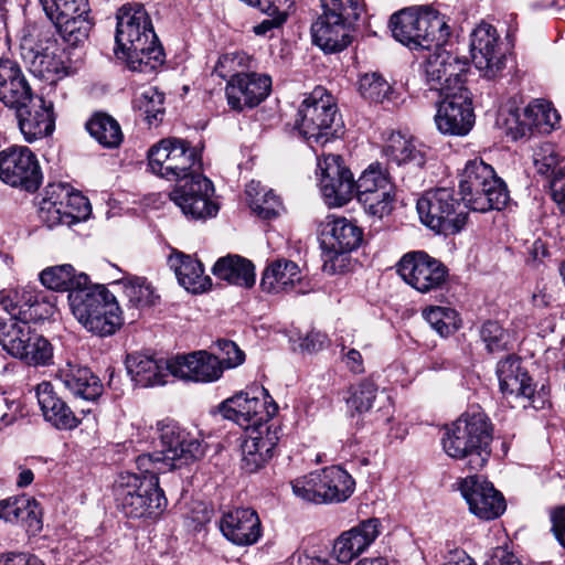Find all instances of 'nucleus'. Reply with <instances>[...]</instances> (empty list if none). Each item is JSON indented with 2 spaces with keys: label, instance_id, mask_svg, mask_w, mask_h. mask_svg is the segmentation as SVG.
<instances>
[{
  "label": "nucleus",
  "instance_id": "nucleus-13",
  "mask_svg": "<svg viewBox=\"0 0 565 565\" xmlns=\"http://www.w3.org/2000/svg\"><path fill=\"white\" fill-rule=\"evenodd\" d=\"M62 39L72 46L84 43L92 30L87 0H39Z\"/></svg>",
  "mask_w": 565,
  "mask_h": 565
},
{
  "label": "nucleus",
  "instance_id": "nucleus-48",
  "mask_svg": "<svg viewBox=\"0 0 565 565\" xmlns=\"http://www.w3.org/2000/svg\"><path fill=\"white\" fill-rule=\"evenodd\" d=\"M163 100L164 96L161 92L156 87H147L136 96L134 107L152 125L164 113Z\"/></svg>",
  "mask_w": 565,
  "mask_h": 565
},
{
  "label": "nucleus",
  "instance_id": "nucleus-12",
  "mask_svg": "<svg viewBox=\"0 0 565 565\" xmlns=\"http://www.w3.org/2000/svg\"><path fill=\"white\" fill-rule=\"evenodd\" d=\"M321 236L322 270L334 275L347 267V254L360 246L363 232L345 217L328 216Z\"/></svg>",
  "mask_w": 565,
  "mask_h": 565
},
{
  "label": "nucleus",
  "instance_id": "nucleus-10",
  "mask_svg": "<svg viewBox=\"0 0 565 565\" xmlns=\"http://www.w3.org/2000/svg\"><path fill=\"white\" fill-rule=\"evenodd\" d=\"M218 412L246 431L265 430L266 427L277 428L267 425V422L277 414L278 405L264 387H255L227 398L218 406Z\"/></svg>",
  "mask_w": 565,
  "mask_h": 565
},
{
  "label": "nucleus",
  "instance_id": "nucleus-51",
  "mask_svg": "<svg viewBox=\"0 0 565 565\" xmlns=\"http://www.w3.org/2000/svg\"><path fill=\"white\" fill-rule=\"evenodd\" d=\"M426 321L441 337H448L459 328L456 311L447 307H431L423 312Z\"/></svg>",
  "mask_w": 565,
  "mask_h": 565
},
{
  "label": "nucleus",
  "instance_id": "nucleus-55",
  "mask_svg": "<svg viewBox=\"0 0 565 565\" xmlns=\"http://www.w3.org/2000/svg\"><path fill=\"white\" fill-rule=\"evenodd\" d=\"M35 96L26 78L0 89V100L11 109L23 106L26 102L30 103Z\"/></svg>",
  "mask_w": 565,
  "mask_h": 565
},
{
  "label": "nucleus",
  "instance_id": "nucleus-46",
  "mask_svg": "<svg viewBox=\"0 0 565 565\" xmlns=\"http://www.w3.org/2000/svg\"><path fill=\"white\" fill-rule=\"evenodd\" d=\"M25 353L17 356L18 360L28 365H47L53 358V347L43 335L39 334L35 329L30 334V339L25 341Z\"/></svg>",
  "mask_w": 565,
  "mask_h": 565
},
{
  "label": "nucleus",
  "instance_id": "nucleus-27",
  "mask_svg": "<svg viewBox=\"0 0 565 565\" xmlns=\"http://www.w3.org/2000/svg\"><path fill=\"white\" fill-rule=\"evenodd\" d=\"M390 169L396 166L408 172L424 168L427 159V147L412 136L392 132L384 147Z\"/></svg>",
  "mask_w": 565,
  "mask_h": 565
},
{
  "label": "nucleus",
  "instance_id": "nucleus-30",
  "mask_svg": "<svg viewBox=\"0 0 565 565\" xmlns=\"http://www.w3.org/2000/svg\"><path fill=\"white\" fill-rule=\"evenodd\" d=\"M56 380L70 391L74 397L87 402H96L103 394L104 386L93 372L77 363L67 362L60 367Z\"/></svg>",
  "mask_w": 565,
  "mask_h": 565
},
{
  "label": "nucleus",
  "instance_id": "nucleus-3",
  "mask_svg": "<svg viewBox=\"0 0 565 565\" xmlns=\"http://www.w3.org/2000/svg\"><path fill=\"white\" fill-rule=\"evenodd\" d=\"M492 426L482 412L463 414L446 428L441 439L445 452L454 459H467V466L478 471L487 463L491 449Z\"/></svg>",
  "mask_w": 565,
  "mask_h": 565
},
{
  "label": "nucleus",
  "instance_id": "nucleus-23",
  "mask_svg": "<svg viewBox=\"0 0 565 565\" xmlns=\"http://www.w3.org/2000/svg\"><path fill=\"white\" fill-rule=\"evenodd\" d=\"M166 369L174 377L194 382H214L223 374V367L217 356L206 351H196L169 359Z\"/></svg>",
  "mask_w": 565,
  "mask_h": 565
},
{
  "label": "nucleus",
  "instance_id": "nucleus-31",
  "mask_svg": "<svg viewBox=\"0 0 565 565\" xmlns=\"http://www.w3.org/2000/svg\"><path fill=\"white\" fill-rule=\"evenodd\" d=\"M36 398L44 419L60 430L75 429L81 419L54 391L49 382L36 386Z\"/></svg>",
  "mask_w": 565,
  "mask_h": 565
},
{
  "label": "nucleus",
  "instance_id": "nucleus-2",
  "mask_svg": "<svg viewBox=\"0 0 565 565\" xmlns=\"http://www.w3.org/2000/svg\"><path fill=\"white\" fill-rule=\"evenodd\" d=\"M156 434L161 450L141 454L136 458L139 471H161L178 469L183 465L201 459L205 454L204 440L199 434L191 433L173 420H160Z\"/></svg>",
  "mask_w": 565,
  "mask_h": 565
},
{
  "label": "nucleus",
  "instance_id": "nucleus-18",
  "mask_svg": "<svg viewBox=\"0 0 565 565\" xmlns=\"http://www.w3.org/2000/svg\"><path fill=\"white\" fill-rule=\"evenodd\" d=\"M320 190L329 206H343L354 194V179L339 154H326L318 160Z\"/></svg>",
  "mask_w": 565,
  "mask_h": 565
},
{
  "label": "nucleus",
  "instance_id": "nucleus-61",
  "mask_svg": "<svg viewBox=\"0 0 565 565\" xmlns=\"http://www.w3.org/2000/svg\"><path fill=\"white\" fill-rule=\"evenodd\" d=\"M26 497H11L0 501V519L10 523L20 522V513L23 512L22 507H25Z\"/></svg>",
  "mask_w": 565,
  "mask_h": 565
},
{
  "label": "nucleus",
  "instance_id": "nucleus-19",
  "mask_svg": "<svg viewBox=\"0 0 565 565\" xmlns=\"http://www.w3.org/2000/svg\"><path fill=\"white\" fill-rule=\"evenodd\" d=\"M443 100L438 104L435 122L444 135L465 136L475 124V114L469 89L439 95Z\"/></svg>",
  "mask_w": 565,
  "mask_h": 565
},
{
  "label": "nucleus",
  "instance_id": "nucleus-16",
  "mask_svg": "<svg viewBox=\"0 0 565 565\" xmlns=\"http://www.w3.org/2000/svg\"><path fill=\"white\" fill-rule=\"evenodd\" d=\"M403 280L422 294L441 288L448 277L447 267L423 250L405 254L397 264Z\"/></svg>",
  "mask_w": 565,
  "mask_h": 565
},
{
  "label": "nucleus",
  "instance_id": "nucleus-54",
  "mask_svg": "<svg viewBox=\"0 0 565 565\" xmlns=\"http://www.w3.org/2000/svg\"><path fill=\"white\" fill-rule=\"evenodd\" d=\"M377 386L370 380H363L351 387V395L347 399L348 406L358 413L371 409L376 397Z\"/></svg>",
  "mask_w": 565,
  "mask_h": 565
},
{
  "label": "nucleus",
  "instance_id": "nucleus-49",
  "mask_svg": "<svg viewBox=\"0 0 565 565\" xmlns=\"http://www.w3.org/2000/svg\"><path fill=\"white\" fill-rule=\"evenodd\" d=\"M359 92L371 103H384L392 93V86L381 74L365 73L360 76Z\"/></svg>",
  "mask_w": 565,
  "mask_h": 565
},
{
  "label": "nucleus",
  "instance_id": "nucleus-34",
  "mask_svg": "<svg viewBox=\"0 0 565 565\" xmlns=\"http://www.w3.org/2000/svg\"><path fill=\"white\" fill-rule=\"evenodd\" d=\"M168 265L179 284L190 292H203L212 285L211 278L204 275L202 263L190 255L173 252L168 258Z\"/></svg>",
  "mask_w": 565,
  "mask_h": 565
},
{
  "label": "nucleus",
  "instance_id": "nucleus-28",
  "mask_svg": "<svg viewBox=\"0 0 565 565\" xmlns=\"http://www.w3.org/2000/svg\"><path fill=\"white\" fill-rule=\"evenodd\" d=\"M380 534V521L369 519L343 532L333 544V555L342 564L362 554Z\"/></svg>",
  "mask_w": 565,
  "mask_h": 565
},
{
  "label": "nucleus",
  "instance_id": "nucleus-15",
  "mask_svg": "<svg viewBox=\"0 0 565 565\" xmlns=\"http://www.w3.org/2000/svg\"><path fill=\"white\" fill-rule=\"evenodd\" d=\"M0 179L11 186L36 191L42 172L35 154L24 146H11L0 151Z\"/></svg>",
  "mask_w": 565,
  "mask_h": 565
},
{
  "label": "nucleus",
  "instance_id": "nucleus-50",
  "mask_svg": "<svg viewBox=\"0 0 565 565\" xmlns=\"http://www.w3.org/2000/svg\"><path fill=\"white\" fill-rule=\"evenodd\" d=\"M479 335L486 350L489 353L509 350L512 343V337L499 322L488 320L479 330Z\"/></svg>",
  "mask_w": 565,
  "mask_h": 565
},
{
  "label": "nucleus",
  "instance_id": "nucleus-42",
  "mask_svg": "<svg viewBox=\"0 0 565 565\" xmlns=\"http://www.w3.org/2000/svg\"><path fill=\"white\" fill-rule=\"evenodd\" d=\"M245 193L252 211L263 220L275 218L284 210L279 196L273 190H266L260 182L250 181Z\"/></svg>",
  "mask_w": 565,
  "mask_h": 565
},
{
  "label": "nucleus",
  "instance_id": "nucleus-52",
  "mask_svg": "<svg viewBox=\"0 0 565 565\" xmlns=\"http://www.w3.org/2000/svg\"><path fill=\"white\" fill-rule=\"evenodd\" d=\"M124 292L129 302L137 308L148 307L154 303V290L146 278L131 277L122 280Z\"/></svg>",
  "mask_w": 565,
  "mask_h": 565
},
{
  "label": "nucleus",
  "instance_id": "nucleus-43",
  "mask_svg": "<svg viewBox=\"0 0 565 565\" xmlns=\"http://www.w3.org/2000/svg\"><path fill=\"white\" fill-rule=\"evenodd\" d=\"M86 130L104 148H117L122 142L120 125L107 114H94L86 122Z\"/></svg>",
  "mask_w": 565,
  "mask_h": 565
},
{
  "label": "nucleus",
  "instance_id": "nucleus-63",
  "mask_svg": "<svg viewBox=\"0 0 565 565\" xmlns=\"http://www.w3.org/2000/svg\"><path fill=\"white\" fill-rule=\"evenodd\" d=\"M24 78L26 77L15 61L0 57V89Z\"/></svg>",
  "mask_w": 565,
  "mask_h": 565
},
{
  "label": "nucleus",
  "instance_id": "nucleus-62",
  "mask_svg": "<svg viewBox=\"0 0 565 565\" xmlns=\"http://www.w3.org/2000/svg\"><path fill=\"white\" fill-rule=\"evenodd\" d=\"M243 62V55L239 53H228L222 55L215 67L214 72L217 76L228 81L232 76L239 75L242 72H237L236 67Z\"/></svg>",
  "mask_w": 565,
  "mask_h": 565
},
{
  "label": "nucleus",
  "instance_id": "nucleus-64",
  "mask_svg": "<svg viewBox=\"0 0 565 565\" xmlns=\"http://www.w3.org/2000/svg\"><path fill=\"white\" fill-rule=\"evenodd\" d=\"M13 296L14 298H18L15 303H12L13 308H22L24 306L32 308L40 303H47L45 295L42 291H36L32 287H24L21 290H15L13 291Z\"/></svg>",
  "mask_w": 565,
  "mask_h": 565
},
{
  "label": "nucleus",
  "instance_id": "nucleus-4",
  "mask_svg": "<svg viewBox=\"0 0 565 565\" xmlns=\"http://www.w3.org/2000/svg\"><path fill=\"white\" fill-rule=\"evenodd\" d=\"M153 470H156L153 468ZM120 473L114 486L117 507L131 519H158L167 508V498L159 486L161 471Z\"/></svg>",
  "mask_w": 565,
  "mask_h": 565
},
{
  "label": "nucleus",
  "instance_id": "nucleus-33",
  "mask_svg": "<svg viewBox=\"0 0 565 565\" xmlns=\"http://www.w3.org/2000/svg\"><path fill=\"white\" fill-rule=\"evenodd\" d=\"M500 391L504 395L515 397H533L534 387L527 371L522 366V361L510 355L500 361L497 366Z\"/></svg>",
  "mask_w": 565,
  "mask_h": 565
},
{
  "label": "nucleus",
  "instance_id": "nucleus-37",
  "mask_svg": "<svg viewBox=\"0 0 565 565\" xmlns=\"http://www.w3.org/2000/svg\"><path fill=\"white\" fill-rule=\"evenodd\" d=\"M213 275L231 285L250 288L255 284V266L238 255L221 257L212 268Z\"/></svg>",
  "mask_w": 565,
  "mask_h": 565
},
{
  "label": "nucleus",
  "instance_id": "nucleus-39",
  "mask_svg": "<svg viewBox=\"0 0 565 565\" xmlns=\"http://www.w3.org/2000/svg\"><path fill=\"white\" fill-rule=\"evenodd\" d=\"M324 468L301 476L291 481L294 494L310 503H332L331 491L327 483Z\"/></svg>",
  "mask_w": 565,
  "mask_h": 565
},
{
  "label": "nucleus",
  "instance_id": "nucleus-17",
  "mask_svg": "<svg viewBox=\"0 0 565 565\" xmlns=\"http://www.w3.org/2000/svg\"><path fill=\"white\" fill-rule=\"evenodd\" d=\"M441 46L434 45L435 52L427 57L424 64L429 89L439 95L446 94L447 88H449V93L467 89L463 84L468 67L467 61L447 52Z\"/></svg>",
  "mask_w": 565,
  "mask_h": 565
},
{
  "label": "nucleus",
  "instance_id": "nucleus-20",
  "mask_svg": "<svg viewBox=\"0 0 565 565\" xmlns=\"http://www.w3.org/2000/svg\"><path fill=\"white\" fill-rule=\"evenodd\" d=\"M459 489L469 510L481 520H494L505 511L503 495L481 476H468L461 480Z\"/></svg>",
  "mask_w": 565,
  "mask_h": 565
},
{
  "label": "nucleus",
  "instance_id": "nucleus-9",
  "mask_svg": "<svg viewBox=\"0 0 565 565\" xmlns=\"http://www.w3.org/2000/svg\"><path fill=\"white\" fill-rule=\"evenodd\" d=\"M416 209L420 222L437 234L452 235L466 225L468 213L455 195V190L438 188L426 191Z\"/></svg>",
  "mask_w": 565,
  "mask_h": 565
},
{
  "label": "nucleus",
  "instance_id": "nucleus-60",
  "mask_svg": "<svg viewBox=\"0 0 565 565\" xmlns=\"http://www.w3.org/2000/svg\"><path fill=\"white\" fill-rule=\"evenodd\" d=\"M41 217L49 227L60 224L72 226L68 216L65 215L64 205H61L60 201H45L41 209Z\"/></svg>",
  "mask_w": 565,
  "mask_h": 565
},
{
  "label": "nucleus",
  "instance_id": "nucleus-38",
  "mask_svg": "<svg viewBox=\"0 0 565 565\" xmlns=\"http://www.w3.org/2000/svg\"><path fill=\"white\" fill-rule=\"evenodd\" d=\"M559 115L552 104L546 100H535L523 110V119L514 132V138L526 136L532 128L550 132L559 122Z\"/></svg>",
  "mask_w": 565,
  "mask_h": 565
},
{
  "label": "nucleus",
  "instance_id": "nucleus-29",
  "mask_svg": "<svg viewBox=\"0 0 565 565\" xmlns=\"http://www.w3.org/2000/svg\"><path fill=\"white\" fill-rule=\"evenodd\" d=\"M278 440V428L266 427L265 430L248 433L241 445L242 469L253 473L263 468L273 457Z\"/></svg>",
  "mask_w": 565,
  "mask_h": 565
},
{
  "label": "nucleus",
  "instance_id": "nucleus-53",
  "mask_svg": "<svg viewBox=\"0 0 565 565\" xmlns=\"http://www.w3.org/2000/svg\"><path fill=\"white\" fill-rule=\"evenodd\" d=\"M358 201L363 204L364 210L376 217L382 218L384 215L390 214L392 210V203L394 201V190L386 191L380 190L364 194L356 195Z\"/></svg>",
  "mask_w": 565,
  "mask_h": 565
},
{
  "label": "nucleus",
  "instance_id": "nucleus-45",
  "mask_svg": "<svg viewBox=\"0 0 565 565\" xmlns=\"http://www.w3.org/2000/svg\"><path fill=\"white\" fill-rule=\"evenodd\" d=\"M394 190L392 177L387 169H384L381 163H372L365 169L360 178L354 181V193H374V191Z\"/></svg>",
  "mask_w": 565,
  "mask_h": 565
},
{
  "label": "nucleus",
  "instance_id": "nucleus-40",
  "mask_svg": "<svg viewBox=\"0 0 565 565\" xmlns=\"http://www.w3.org/2000/svg\"><path fill=\"white\" fill-rule=\"evenodd\" d=\"M34 329L31 324L22 319L11 316L0 321V345L12 358L25 353L24 344L30 339V334Z\"/></svg>",
  "mask_w": 565,
  "mask_h": 565
},
{
  "label": "nucleus",
  "instance_id": "nucleus-56",
  "mask_svg": "<svg viewBox=\"0 0 565 565\" xmlns=\"http://www.w3.org/2000/svg\"><path fill=\"white\" fill-rule=\"evenodd\" d=\"M60 203L64 205L65 215L72 225L85 221L92 212L88 199L78 192L66 193Z\"/></svg>",
  "mask_w": 565,
  "mask_h": 565
},
{
  "label": "nucleus",
  "instance_id": "nucleus-59",
  "mask_svg": "<svg viewBox=\"0 0 565 565\" xmlns=\"http://www.w3.org/2000/svg\"><path fill=\"white\" fill-rule=\"evenodd\" d=\"M216 347L220 351L217 359L224 369L236 367L245 361V353L231 340L220 339L216 341Z\"/></svg>",
  "mask_w": 565,
  "mask_h": 565
},
{
  "label": "nucleus",
  "instance_id": "nucleus-25",
  "mask_svg": "<svg viewBox=\"0 0 565 565\" xmlns=\"http://www.w3.org/2000/svg\"><path fill=\"white\" fill-rule=\"evenodd\" d=\"M356 19H347L335 13L323 12L311 25L313 43L324 53L343 51L352 40V24Z\"/></svg>",
  "mask_w": 565,
  "mask_h": 565
},
{
  "label": "nucleus",
  "instance_id": "nucleus-47",
  "mask_svg": "<svg viewBox=\"0 0 565 565\" xmlns=\"http://www.w3.org/2000/svg\"><path fill=\"white\" fill-rule=\"evenodd\" d=\"M327 483L331 491L332 502H343L351 497L355 482L351 475L339 466L324 468Z\"/></svg>",
  "mask_w": 565,
  "mask_h": 565
},
{
  "label": "nucleus",
  "instance_id": "nucleus-41",
  "mask_svg": "<svg viewBox=\"0 0 565 565\" xmlns=\"http://www.w3.org/2000/svg\"><path fill=\"white\" fill-rule=\"evenodd\" d=\"M42 285L51 290L68 291L87 285L89 278L85 273H76L70 264L49 267L40 274Z\"/></svg>",
  "mask_w": 565,
  "mask_h": 565
},
{
  "label": "nucleus",
  "instance_id": "nucleus-7",
  "mask_svg": "<svg viewBox=\"0 0 565 565\" xmlns=\"http://www.w3.org/2000/svg\"><path fill=\"white\" fill-rule=\"evenodd\" d=\"M340 117L333 96L322 86L305 96L295 117V128L309 143L324 145L337 136Z\"/></svg>",
  "mask_w": 565,
  "mask_h": 565
},
{
  "label": "nucleus",
  "instance_id": "nucleus-5",
  "mask_svg": "<svg viewBox=\"0 0 565 565\" xmlns=\"http://www.w3.org/2000/svg\"><path fill=\"white\" fill-rule=\"evenodd\" d=\"M390 24L395 40L412 50L443 45L450 35L445 17L429 7L403 9L391 17Z\"/></svg>",
  "mask_w": 565,
  "mask_h": 565
},
{
  "label": "nucleus",
  "instance_id": "nucleus-1",
  "mask_svg": "<svg viewBox=\"0 0 565 565\" xmlns=\"http://www.w3.org/2000/svg\"><path fill=\"white\" fill-rule=\"evenodd\" d=\"M116 54L128 68L152 75L164 63V52L143 4L122 6L116 14Z\"/></svg>",
  "mask_w": 565,
  "mask_h": 565
},
{
  "label": "nucleus",
  "instance_id": "nucleus-8",
  "mask_svg": "<svg viewBox=\"0 0 565 565\" xmlns=\"http://www.w3.org/2000/svg\"><path fill=\"white\" fill-rule=\"evenodd\" d=\"M54 46L50 31L36 25L29 26L20 42L21 56L30 72L51 83L67 76L71 68L64 52L58 49L51 50Z\"/></svg>",
  "mask_w": 565,
  "mask_h": 565
},
{
  "label": "nucleus",
  "instance_id": "nucleus-6",
  "mask_svg": "<svg viewBox=\"0 0 565 565\" xmlns=\"http://www.w3.org/2000/svg\"><path fill=\"white\" fill-rule=\"evenodd\" d=\"M459 189L465 207L475 212L501 210L509 201L504 181L490 164L477 158L466 163Z\"/></svg>",
  "mask_w": 565,
  "mask_h": 565
},
{
  "label": "nucleus",
  "instance_id": "nucleus-35",
  "mask_svg": "<svg viewBox=\"0 0 565 565\" xmlns=\"http://www.w3.org/2000/svg\"><path fill=\"white\" fill-rule=\"evenodd\" d=\"M169 360H156L153 356L135 352L127 355L125 365L131 380L141 387L166 384L170 372L166 369Z\"/></svg>",
  "mask_w": 565,
  "mask_h": 565
},
{
  "label": "nucleus",
  "instance_id": "nucleus-26",
  "mask_svg": "<svg viewBox=\"0 0 565 565\" xmlns=\"http://www.w3.org/2000/svg\"><path fill=\"white\" fill-rule=\"evenodd\" d=\"M220 530L236 546L254 545L263 534L260 519L250 508H236L225 512L220 520Z\"/></svg>",
  "mask_w": 565,
  "mask_h": 565
},
{
  "label": "nucleus",
  "instance_id": "nucleus-22",
  "mask_svg": "<svg viewBox=\"0 0 565 565\" xmlns=\"http://www.w3.org/2000/svg\"><path fill=\"white\" fill-rule=\"evenodd\" d=\"M471 60L486 78H494L504 67L495 28L481 23L471 33Z\"/></svg>",
  "mask_w": 565,
  "mask_h": 565
},
{
  "label": "nucleus",
  "instance_id": "nucleus-32",
  "mask_svg": "<svg viewBox=\"0 0 565 565\" xmlns=\"http://www.w3.org/2000/svg\"><path fill=\"white\" fill-rule=\"evenodd\" d=\"M113 298L115 296L104 285H90V281L72 290L67 296L71 311L82 326L92 324L94 319L89 320V317L103 309V306Z\"/></svg>",
  "mask_w": 565,
  "mask_h": 565
},
{
  "label": "nucleus",
  "instance_id": "nucleus-57",
  "mask_svg": "<svg viewBox=\"0 0 565 565\" xmlns=\"http://www.w3.org/2000/svg\"><path fill=\"white\" fill-rule=\"evenodd\" d=\"M559 154L551 142H542L533 150V164L540 174L547 175L555 171Z\"/></svg>",
  "mask_w": 565,
  "mask_h": 565
},
{
  "label": "nucleus",
  "instance_id": "nucleus-21",
  "mask_svg": "<svg viewBox=\"0 0 565 565\" xmlns=\"http://www.w3.org/2000/svg\"><path fill=\"white\" fill-rule=\"evenodd\" d=\"M271 78L266 74L241 73L227 81L225 95L232 110L243 111L259 105L270 93Z\"/></svg>",
  "mask_w": 565,
  "mask_h": 565
},
{
  "label": "nucleus",
  "instance_id": "nucleus-44",
  "mask_svg": "<svg viewBox=\"0 0 565 565\" xmlns=\"http://www.w3.org/2000/svg\"><path fill=\"white\" fill-rule=\"evenodd\" d=\"M103 307L89 317V320L94 319V322L92 321V324L84 323L83 327L96 335L108 337L122 326L121 310L116 297L108 300Z\"/></svg>",
  "mask_w": 565,
  "mask_h": 565
},
{
  "label": "nucleus",
  "instance_id": "nucleus-36",
  "mask_svg": "<svg viewBox=\"0 0 565 565\" xmlns=\"http://www.w3.org/2000/svg\"><path fill=\"white\" fill-rule=\"evenodd\" d=\"M301 282L299 266L288 259H278L267 266L263 273L260 287L268 294L289 292Z\"/></svg>",
  "mask_w": 565,
  "mask_h": 565
},
{
  "label": "nucleus",
  "instance_id": "nucleus-14",
  "mask_svg": "<svg viewBox=\"0 0 565 565\" xmlns=\"http://www.w3.org/2000/svg\"><path fill=\"white\" fill-rule=\"evenodd\" d=\"M175 182L169 198L186 217L205 220L217 214L218 206L211 200L214 192L213 184L201 173V170Z\"/></svg>",
  "mask_w": 565,
  "mask_h": 565
},
{
  "label": "nucleus",
  "instance_id": "nucleus-24",
  "mask_svg": "<svg viewBox=\"0 0 565 565\" xmlns=\"http://www.w3.org/2000/svg\"><path fill=\"white\" fill-rule=\"evenodd\" d=\"M18 127L26 142H34L50 136L55 128L52 103L35 96L14 109Z\"/></svg>",
  "mask_w": 565,
  "mask_h": 565
},
{
  "label": "nucleus",
  "instance_id": "nucleus-58",
  "mask_svg": "<svg viewBox=\"0 0 565 565\" xmlns=\"http://www.w3.org/2000/svg\"><path fill=\"white\" fill-rule=\"evenodd\" d=\"M323 12L343 15L347 19H359L363 6L359 0H320Z\"/></svg>",
  "mask_w": 565,
  "mask_h": 565
},
{
  "label": "nucleus",
  "instance_id": "nucleus-11",
  "mask_svg": "<svg viewBox=\"0 0 565 565\" xmlns=\"http://www.w3.org/2000/svg\"><path fill=\"white\" fill-rule=\"evenodd\" d=\"M150 170L169 181H177L201 170L198 150L185 140L178 138L162 139L148 151Z\"/></svg>",
  "mask_w": 565,
  "mask_h": 565
}]
</instances>
